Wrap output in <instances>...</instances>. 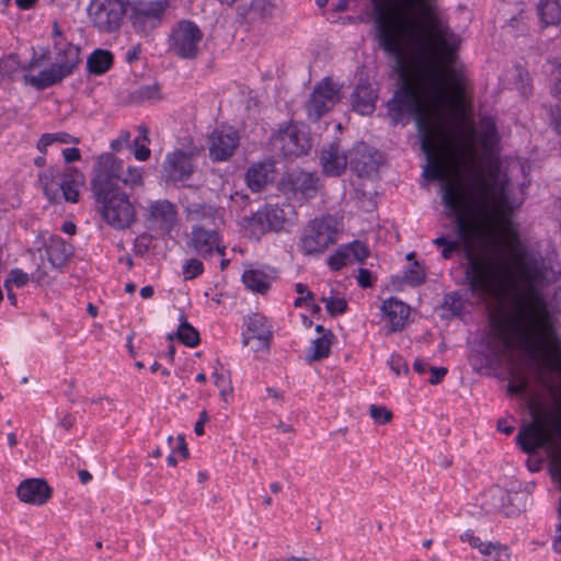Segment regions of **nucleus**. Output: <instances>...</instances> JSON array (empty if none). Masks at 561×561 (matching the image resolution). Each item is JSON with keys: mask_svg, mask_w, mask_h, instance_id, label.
<instances>
[{"mask_svg": "<svg viewBox=\"0 0 561 561\" xmlns=\"http://www.w3.org/2000/svg\"><path fill=\"white\" fill-rule=\"evenodd\" d=\"M421 149L426 164L423 176L427 181L442 182V203L455 219L456 232L463 243L465 280L470 293L479 298H497L511 280V270L506 262L486 252L477 253L471 244L476 236L477 215L484 209L491 196V187L482 173L472 172L468 186L447 181L433 138V133L420 135Z\"/></svg>", "mask_w": 561, "mask_h": 561, "instance_id": "f257e3e1", "label": "nucleus"}, {"mask_svg": "<svg viewBox=\"0 0 561 561\" xmlns=\"http://www.w3.org/2000/svg\"><path fill=\"white\" fill-rule=\"evenodd\" d=\"M518 277L525 291L517 295L512 312L506 321L491 318L493 339L486 343L493 355H501L513 346V337L530 355L547 346L554 345V368L561 374V343L558 339L554 319L543 294L538 289L556 279L557 271L549 257L528 251L524 247L516 250Z\"/></svg>", "mask_w": 561, "mask_h": 561, "instance_id": "f03ea898", "label": "nucleus"}, {"mask_svg": "<svg viewBox=\"0 0 561 561\" xmlns=\"http://www.w3.org/2000/svg\"><path fill=\"white\" fill-rule=\"evenodd\" d=\"M371 4L369 19L373 22L374 37L380 49L396 59V69L399 72V87L388 101V114L393 124H399L405 115H411L419 135L430 133L432 127L426 106L403 64L401 23L390 13L386 0H371Z\"/></svg>", "mask_w": 561, "mask_h": 561, "instance_id": "7ed1b4c3", "label": "nucleus"}, {"mask_svg": "<svg viewBox=\"0 0 561 561\" xmlns=\"http://www.w3.org/2000/svg\"><path fill=\"white\" fill-rule=\"evenodd\" d=\"M397 1L409 11L422 13L427 22L430 32L424 31L414 35V43L422 60L421 79L427 96L435 102H443L446 100L448 92L443 68L455 64L459 37L431 9L432 0Z\"/></svg>", "mask_w": 561, "mask_h": 561, "instance_id": "20e7f679", "label": "nucleus"}, {"mask_svg": "<svg viewBox=\"0 0 561 561\" xmlns=\"http://www.w3.org/2000/svg\"><path fill=\"white\" fill-rule=\"evenodd\" d=\"M119 163L110 156H100L93 168L91 190L103 220L117 230L129 228L136 210L128 195L118 187Z\"/></svg>", "mask_w": 561, "mask_h": 561, "instance_id": "39448f33", "label": "nucleus"}, {"mask_svg": "<svg viewBox=\"0 0 561 561\" xmlns=\"http://www.w3.org/2000/svg\"><path fill=\"white\" fill-rule=\"evenodd\" d=\"M54 62L37 75L25 73L23 80L38 91L61 83L70 77L79 64L80 47L64 36L58 23H53Z\"/></svg>", "mask_w": 561, "mask_h": 561, "instance_id": "423d86ee", "label": "nucleus"}, {"mask_svg": "<svg viewBox=\"0 0 561 561\" xmlns=\"http://www.w3.org/2000/svg\"><path fill=\"white\" fill-rule=\"evenodd\" d=\"M168 8V0H138L129 2L127 16L135 33L148 37L161 25Z\"/></svg>", "mask_w": 561, "mask_h": 561, "instance_id": "0eeeda50", "label": "nucleus"}, {"mask_svg": "<svg viewBox=\"0 0 561 561\" xmlns=\"http://www.w3.org/2000/svg\"><path fill=\"white\" fill-rule=\"evenodd\" d=\"M128 4V0H91L88 14L100 32L112 33L121 27Z\"/></svg>", "mask_w": 561, "mask_h": 561, "instance_id": "6e6552de", "label": "nucleus"}, {"mask_svg": "<svg viewBox=\"0 0 561 561\" xmlns=\"http://www.w3.org/2000/svg\"><path fill=\"white\" fill-rule=\"evenodd\" d=\"M337 240V229L332 218H316L309 222L301 239V250L306 255L319 254Z\"/></svg>", "mask_w": 561, "mask_h": 561, "instance_id": "1a4fd4ad", "label": "nucleus"}, {"mask_svg": "<svg viewBox=\"0 0 561 561\" xmlns=\"http://www.w3.org/2000/svg\"><path fill=\"white\" fill-rule=\"evenodd\" d=\"M293 213L294 209L289 204L283 206L266 204L252 214L248 219V227L251 229V234L260 239L268 231L283 230Z\"/></svg>", "mask_w": 561, "mask_h": 561, "instance_id": "9d476101", "label": "nucleus"}, {"mask_svg": "<svg viewBox=\"0 0 561 561\" xmlns=\"http://www.w3.org/2000/svg\"><path fill=\"white\" fill-rule=\"evenodd\" d=\"M202 39L203 33L198 25L193 21L182 20L169 36V49L182 59H193L197 56Z\"/></svg>", "mask_w": 561, "mask_h": 561, "instance_id": "9b49d317", "label": "nucleus"}, {"mask_svg": "<svg viewBox=\"0 0 561 561\" xmlns=\"http://www.w3.org/2000/svg\"><path fill=\"white\" fill-rule=\"evenodd\" d=\"M340 101V89L329 78L318 82L309 99L305 103L307 117L311 122H318L323 115L329 113Z\"/></svg>", "mask_w": 561, "mask_h": 561, "instance_id": "f8f14e48", "label": "nucleus"}, {"mask_svg": "<svg viewBox=\"0 0 561 561\" xmlns=\"http://www.w3.org/2000/svg\"><path fill=\"white\" fill-rule=\"evenodd\" d=\"M272 146L284 157H299L306 154L311 142L304 128L296 124H287L279 127L278 131L271 138Z\"/></svg>", "mask_w": 561, "mask_h": 561, "instance_id": "ddd939ff", "label": "nucleus"}, {"mask_svg": "<svg viewBox=\"0 0 561 561\" xmlns=\"http://www.w3.org/2000/svg\"><path fill=\"white\" fill-rule=\"evenodd\" d=\"M516 444L528 455L551 444V436L539 414L534 413L533 420L520 427L516 436Z\"/></svg>", "mask_w": 561, "mask_h": 561, "instance_id": "4468645a", "label": "nucleus"}, {"mask_svg": "<svg viewBox=\"0 0 561 561\" xmlns=\"http://www.w3.org/2000/svg\"><path fill=\"white\" fill-rule=\"evenodd\" d=\"M190 248L203 259L211 257L215 253L225 255L226 245L219 232L204 225H193L188 241Z\"/></svg>", "mask_w": 561, "mask_h": 561, "instance_id": "2eb2a0df", "label": "nucleus"}, {"mask_svg": "<svg viewBox=\"0 0 561 561\" xmlns=\"http://www.w3.org/2000/svg\"><path fill=\"white\" fill-rule=\"evenodd\" d=\"M240 136L237 130L231 127L216 128L208 136L209 158L215 162L229 160L237 150Z\"/></svg>", "mask_w": 561, "mask_h": 561, "instance_id": "dca6fc26", "label": "nucleus"}, {"mask_svg": "<svg viewBox=\"0 0 561 561\" xmlns=\"http://www.w3.org/2000/svg\"><path fill=\"white\" fill-rule=\"evenodd\" d=\"M347 164L359 178L369 176L378 169L379 154L365 142H357L347 153Z\"/></svg>", "mask_w": 561, "mask_h": 561, "instance_id": "f3484780", "label": "nucleus"}, {"mask_svg": "<svg viewBox=\"0 0 561 561\" xmlns=\"http://www.w3.org/2000/svg\"><path fill=\"white\" fill-rule=\"evenodd\" d=\"M162 169L171 182L187 181L194 172L193 157L182 150H174L165 156Z\"/></svg>", "mask_w": 561, "mask_h": 561, "instance_id": "a211bd4d", "label": "nucleus"}, {"mask_svg": "<svg viewBox=\"0 0 561 561\" xmlns=\"http://www.w3.org/2000/svg\"><path fill=\"white\" fill-rule=\"evenodd\" d=\"M319 159L323 173L328 176H339L347 167V154L341 150L337 141L323 146Z\"/></svg>", "mask_w": 561, "mask_h": 561, "instance_id": "6ab92c4d", "label": "nucleus"}, {"mask_svg": "<svg viewBox=\"0 0 561 561\" xmlns=\"http://www.w3.org/2000/svg\"><path fill=\"white\" fill-rule=\"evenodd\" d=\"M148 219L161 231L170 232L178 219V211L174 204L168 199H159L150 203L148 207Z\"/></svg>", "mask_w": 561, "mask_h": 561, "instance_id": "aec40b11", "label": "nucleus"}, {"mask_svg": "<svg viewBox=\"0 0 561 561\" xmlns=\"http://www.w3.org/2000/svg\"><path fill=\"white\" fill-rule=\"evenodd\" d=\"M20 501L33 505H42L51 495V490L43 479H26L16 489Z\"/></svg>", "mask_w": 561, "mask_h": 561, "instance_id": "412c9836", "label": "nucleus"}, {"mask_svg": "<svg viewBox=\"0 0 561 561\" xmlns=\"http://www.w3.org/2000/svg\"><path fill=\"white\" fill-rule=\"evenodd\" d=\"M352 107L360 115H369L376 108L377 90L367 81L360 79L352 95Z\"/></svg>", "mask_w": 561, "mask_h": 561, "instance_id": "4be33fe9", "label": "nucleus"}, {"mask_svg": "<svg viewBox=\"0 0 561 561\" xmlns=\"http://www.w3.org/2000/svg\"><path fill=\"white\" fill-rule=\"evenodd\" d=\"M318 178L310 172L293 171L287 175V184L293 194L299 199H309L318 191Z\"/></svg>", "mask_w": 561, "mask_h": 561, "instance_id": "5701e85b", "label": "nucleus"}, {"mask_svg": "<svg viewBox=\"0 0 561 561\" xmlns=\"http://www.w3.org/2000/svg\"><path fill=\"white\" fill-rule=\"evenodd\" d=\"M381 311L390 323V332L402 331L410 314V307L403 301L391 297L382 302Z\"/></svg>", "mask_w": 561, "mask_h": 561, "instance_id": "b1692460", "label": "nucleus"}, {"mask_svg": "<svg viewBox=\"0 0 561 561\" xmlns=\"http://www.w3.org/2000/svg\"><path fill=\"white\" fill-rule=\"evenodd\" d=\"M275 278L276 272L273 268H250L242 274L245 287L257 294H265Z\"/></svg>", "mask_w": 561, "mask_h": 561, "instance_id": "393cba45", "label": "nucleus"}, {"mask_svg": "<svg viewBox=\"0 0 561 561\" xmlns=\"http://www.w3.org/2000/svg\"><path fill=\"white\" fill-rule=\"evenodd\" d=\"M248 331L251 335H243L242 344L247 346L251 339H256L260 343V348L268 347L270 339L272 337V332L270 327L266 324L265 317L254 313L249 317L248 322Z\"/></svg>", "mask_w": 561, "mask_h": 561, "instance_id": "a878e982", "label": "nucleus"}, {"mask_svg": "<svg viewBox=\"0 0 561 561\" xmlns=\"http://www.w3.org/2000/svg\"><path fill=\"white\" fill-rule=\"evenodd\" d=\"M72 245L59 236L50 237L46 244V254L54 267L62 266L72 255Z\"/></svg>", "mask_w": 561, "mask_h": 561, "instance_id": "bb28decb", "label": "nucleus"}, {"mask_svg": "<svg viewBox=\"0 0 561 561\" xmlns=\"http://www.w3.org/2000/svg\"><path fill=\"white\" fill-rule=\"evenodd\" d=\"M273 164L270 162H262L253 164L245 174V181L252 192H260L263 187L272 181Z\"/></svg>", "mask_w": 561, "mask_h": 561, "instance_id": "cd10ccee", "label": "nucleus"}, {"mask_svg": "<svg viewBox=\"0 0 561 561\" xmlns=\"http://www.w3.org/2000/svg\"><path fill=\"white\" fill-rule=\"evenodd\" d=\"M114 64V55L107 50L94 49L87 59V70L90 75L102 76L107 72Z\"/></svg>", "mask_w": 561, "mask_h": 561, "instance_id": "c85d7f7f", "label": "nucleus"}, {"mask_svg": "<svg viewBox=\"0 0 561 561\" xmlns=\"http://www.w3.org/2000/svg\"><path fill=\"white\" fill-rule=\"evenodd\" d=\"M62 174L54 168H48L38 174V181L45 196L50 202H57L60 197V184Z\"/></svg>", "mask_w": 561, "mask_h": 561, "instance_id": "c756f323", "label": "nucleus"}, {"mask_svg": "<svg viewBox=\"0 0 561 561\" xmlns=\"http://www.w3.org/2000/svg\"><path fill=\"white\" fill-rule=\"evenodd\" d=\"M186 219L195 222L194 225H202L201 222H214L217 216V209L206 203H190L185 207Z\"/></svg>", "mask_w": 561, "mask_h": 561, "instance_id": "7c9ffc66", "label": "nucleus"}, {"mask_svg": "<svg viewBox=\"0 0 561 561\" xmlns=\"http://www.w3.org/2000/svg\"><path fill=\"white\" fill-rule=\"evenodd\" d=\"M83 182V175L79 171L62 174L60 193L65 201L77 203L79 201V186Z\"/></svg>", "mask_w": 561, "mask_h": 561, "instance_id": "2f4dec72", "label": "nucleus"}, {"mask_svg": "<svg viewBox=\"0 0 561 561\" xmlns=\"http://www.w3.org/2000/svg\"><path fill=\"white\" fill-rule=\"evenodd\" d=\"M537 11L543 26L556 25L561 21L559 0H539Z\"/></svg>", "mask_w": 561, "mask_h": 561, "instance_id": "473e14b6", "label": "nucleus"}, {"mask_svg": "<svg viewBox=\"0 0 561 561\" xmlns=\"http://www.w3.org/2000/svg\"><path fill=\"white\" fill-rule=\"evenodd\" d=\"M333 339L334 335L331 331L314 339L307 354L309 362L327 358L330 355Z\"/></svg>", "mask_w": 561, "mask_h": 561, "instance_id": "72a5a7b5", "label": "nucleus"}, {"mask_svg": "<svg viewBox=\"0 0 561 561\" xmlns=\"http://www.w3.org/2000/svg\"><path fill=\"white\" fill-rule=\"evenodd\" d=\"M149 130L145 125L138 127V136L130 142L129 148L133 150L135 158L139 161H147L150 158L149 149Z\"/></svg>", "mask_w": 561, "mask_h": 561, "instance_id": "f704fd0d", "label": "nucleus"}, {"mask_svg": "<svg viewBox=\"0 0 561 561\" xmlns=\"http://www.w3.org/2000/svg\"><path fill=\"white\" fill-rule=\"evenodd\" d=\"M103 156H110L115 162L119 163V173L118 176V187L121 188V184L128 185L130 187L140 185L142 182V172L141 169L136 167H128L127 170H124V162L117 158H115L111 153H104Z\"/></svg>", "mask_w": 561, "mask_h": 561, "instance_id": "c9c22d12", "label": "nucleus"}, {"mask_svg": "<svg viewBox=\"0 0 561 561\" xmlns=\"http://www.w3.org/2000/svg\"><path fill=\"white\" fill-rule=\"evenodd\" d=\"M175 335L182 344L188 347L197 346L201 341L198 331L187 322L183 314L180 316V324Z\"/></svg>", "mask_w": 561, "mask_h": 561, "instance_id": "e433bc0d", "label": "nucleus"}, {"mask_svg": "<svg viewBox=\"0 0 561 561\" xmlns=\"http://www.w3.org/2000/svg\"><path fill=\"white\" fill-rule=\"evenodd\" d=\"M54 142H60V144H79V139L66 131H58V133H46L43 134L37 141V150L41 153H46L47 147L53 145Z\"/></svg>", "mask_w": 561, "mask_h": 561, "instance_id": "4c0bfd02", "label": "nucleus"}, {"mask_svg": "<svg viewBox=\"0 0 561 561\" xmlns=\"http://www.w3.org/2000/svg\"><path fill=\"white\" fill-rule=\"evenodd\" d=\"M160 98V85L158 83L140 85L131 93V101L135 103L154 101L159 100Z\"/></svg>", "mask_w": 561, "mask_h": 561, "instance_id": "58836bf2", "label": "nucleus"}, {"mask_svg": "<svg viewBox=\"0 0 561 561\" xmlns=\"http://www.w3.org/2000/svg\"><path fill=\"white\" fill-rule=\"evenodd\" d=\"M325 309L331 317L343 314L347 310V302L344 298L325 297L321 298Z\"/></svg>", "mask_w": 561, "mask_h": 561, "instance_id": "ea45409f", "label": "nucleus"}, {"mask_svg": "<svg viewBox=\"0 0 561 561\" xmlns=\"http://www.w3.org/2000/svg\"><path fill=\"white\" fill-rule=\"evenodd\" d=\"M442 307L454 316H460L463 309V301L457 291H451L445 295Z\"/></svg>", "mask_w": 561, "mask_h": 561, "instance_id": "a19ab883", "label": "nucleus"}, {"mask_svg": "<svg viewBox=\"0 0 561 561\" xmlns=\"http://www.w3.org/2000/svg\"><path fill=\"white\" fill-rule=\"evenodd\" d=\"M350 259L351 257H350L348 253L346 252L345 247L341 245L336 249L334 254H332L328 259V266L334 272L340 271L341 268H343L344 266L347 265V263L350 262Z\"/></svg>", "mask_w": 561, "mask_h": 561, "instance_id": "79ce46f5", "label": "nucleus"}, {"mask_svg": "<svg viewBox=\"0 0 561 561\" xmlns=\"http://www.w3.org/2000/svg\"><path fill=\"white\" fill-rule=\"evenodd\" d=\"M425 272L420 267L419 262H414L413 265L405 272L404 282L410 286H420L425 282Z\"/></svg>", "mask_w": 561, "mask_h": 561, "instance_id": "37998d69", "label": "nucleus"}, {"mask_svg": "<svg viewBox=\"0 0 561 561\" xmlns=\"http://www.w3.org/2000/svg\"><path fill=\"white\" fill-rule=\"evenodd\" d=\"M346 252L350 257L353 256L357 262L362 263L369 256L368 248L362 243L360 241H352L347 244H344Z\"/></svg>", "mask_w": 561, "mask_h": 561, "instance_id": "c03bdc74", "label": "nucleus"}, {"mask_svg": "<svg viewBox=\"0 0 561 561\" xmlns=\"http://www.w3.org/2000/svg\"><path fill=\"white\" fill-rule=\"evenodd\" d=\"M461 540L469 542L473 548L479 549L482 554L489 553L493 548V542H483L479 537L474 536L472 530H467L461 535Z\"/></svg>", "mask_w": 561, "mask_h": 561, "instance_id": "a18cd8bd", "label": "nucleus"}, {"mask_svg": "<svg viewBox=\"0 0 561 561\" xmlns=\"http://www.w3.org/2000/svg\"><path fill=\"white\" fill-rule=\"evenodd\" d=\"M553 70L551 72L552 76V95L561 102V58H557L552 61Z\"/></svg>", "mask_w": 561, "mask_h": 561, "instance_id": "49530a36", "label": "nucleus"}, {"mask_svg": "<svg viewBox=\"0 0 561 561\" xmlns=\"http://www.w3.org/2000/svg\"><path fill=\"white\" fill-rule=\"evenodd\" d=\"M204 272L203 263L197 259H190L183 265V275L185 279H193Z\"/></svg>", "mask_w": 561, "mask_h": 561, "instance_id": "de8ad7c7", "label": "nucleus"}, {"mask_svg": "<svg viewBox=\"0 0 561 561\" xmlns=\"http://www.w3.org/2000/svg\"><path fill=\"white\" fill-rule=\"evenodd\" d=\"M371 419L378 424H386L392 419V413L387 408L371 404L369 407Z\"/></svg>", "mask_w": 561, "mask_h": 561, "instance_id": "09e8293b", "label": "nucleus"}, {"mask_svg": "<svg viewBox=\"0 0 561 561\" xmlns=\"http://www.w3.org/2000/svg\"><path fill=\"white\" fill-rule=\"evenodd\" d=\"M296 293L300 294V297H297L294 301V306L296 308L301 307L305 304H310L314 300V295L310 291L306 284L297 283L295 284Z\"/></svg>", "mask_w": 561, "mask_h": 561, "instance_id": "8fccbe9b", "label": "nucleus"}, {"mask_svg": "<svg viewBox=\"0 0 561 561\" xmlns=\"http://www.w3.org/2000/svg\"><path fill=\"white\" fill-rule=\"evenodd\" d=\"M4 283L10 286L15 285L18 288H21L28 283V275L21 268H13Z\"/></svg>", "mask_w": 561, "mask_h": 561, "instance_id": "3c124183", "label": "nucleus"}, {"mask_svg": "<svg viewBox=\"0 0 561 561\" xmlns=\"http://www.w3.org/2000/svg\"><path fill=\"white\" fill-rule=\"evenodd\" d=\"M388 365L396 375L409 371L408 363L400 355H391L390 359L388 360Z\"/></svg>", "mask_w": 561, "mask_h": 561, "instance_id": "603ef678", "label": "nucleus"}, {"mask_svg": "<svg viewBox=\"0 0 561 561\" xmlns=\"http://www.w3.org/2000/svg\"><path fill=\"white\" fill-rule=\"evenodd\" d=\"M485 556H493L494 561H511V553L506 546H502L500 543H493V548Z\"/></svg>", "mask_w": 561, "mask_h": 561, "instance_id": "864d4df0", "label": "nucleus"}, {"mask_svg": "<svg viewBox=\"0 0 561 561\" xmlns=\"http://www.w3.org/2000/svg\"><path fill=\"white\" fill-rule=\"evenodd\" d=\"M131 134L128 130H121L119 136L111 141V149L114 151H121L124 146H130Z\"/></svg>", "mask_w": 561, "mask_h": 561, "instance_id": "5fc2aeb1", "label": "nucleus"}, {"mask_svg": "<svg viewBox=\"0 0 561 561\" xmlns=\"http://www.w3.org/2000/svg\"><path fill=\"white\" fill-rule=\"evenodd\" d=\"M357 283L363 288H368L373 286V274L367 268H359L357 275Z\"/></svg>", "mask_w": 561, "mask_h": 561, "instance_id": "6e6d98bb", "label": "nucleus"}, {"mask_svg": "<svg viewBox=\"0 0 561 561\" xmlns=\"http://www.w3.org/2000/svg\"><path fill=\"white\" fill-rule=\"evenodd\" d=\"M431 371V378L428 379V382L431 385H437L442 381V379L447 375L448 370L445 367H430Z\"/></svg>", "mask_w": 561, "mask_h": 561, "instance_id": "4d7b16f0", "label": "nucleus"}, {"mask_svg": "<svg viewBox=\"0 0 561 561\" xmlns=\"http://www.w3.org/2000/svg\"><path fill=\"white\" fill-rule=\"evenodd\" d=\"M62 157L67 163L79 161L81 158L80 150L76 147L65 148L62 150Z\"/></svg>", "mask_w": 561, "mask_h": 561, "instance_id": "13d9d810", "label": "nucleus"}, {"mask_svg": "<svg viewBox=\"0 0 561 561\" xmlns=\"http://www.w3.org/2000/svg\"><path fill=\"white\" fill-rule=\"evenodd\" d=\"M251 11L265 15L266 12L270 11V3L267 0H253Z\"/></svg>", "mask_w": 561, "mask_h": 561, "instance_id": "bf43d9fd", "label": "nucleus"}, {"mask_svg": "<svg viewBox=\"0 0 561 561\" xmlns=\"http://www.w3.org/2000/svg\"><path fill=\"white\" fill-rule=\"evenodd\" d=\"M173 449L175 450V453H179L182 456V458L185 459L188 457V449L183 436H178L176 446H173L172 450Z\"/></svg>", "mask_w": 561, "mask_h": 561, "instance_id": "052dcab7", "label": "nucleus"}, {"mask_svg": "<svg viewBox=\"0 0 561 561\" xmlns=\"http://www.w3.org/2000/svg\"><path fill=\"white\" fill-rule=\"evenodd\" d=\"M208 421V414L205 410L199 413V417L194 426V432L196 435L201 436L204 434V424Z\"/></svg>", "mask_w": 561, "mask_h": 561, "instance_id": "680f3d73", "label": "nucleus"}, {"mask_svg": "<svg viewBox=\"0 0 561 561\" xmlns=\"http://www.w3.org/2000/svg\"><path fill=\"white\" fill-rule=\"evenodd\" d=\"M550 115L551 124L553 125L557 133L561 135V110L557 106L556 108L551 110Z\"/></svg>", "mask_w": 561, "mask_h": 561, "instance_id": "e2e57ef3", "label": "nucleus"}, {"mask_svg": "<svg viewBox=\"0 0 561 561\" xmlns=\"http://www.w3.org/2000/svg\"><path fill=\"white\" fill-rule=\"evenodd\" d=\"M460 244L458 241H451L450 243L446 244L442 251V256L445 260H448L451 257L453 253L459 250Z\"/></svg>", "mask_w": 561, "mask_h": 561, "instance_id": "0e129e2a", "label": "nucleus"}, {"mask_svg": "<svg viewBox=\"0 0 561 561\" xmlns=\"http://www.w3.org/2000/svg\"><path fill=\"white\" fill-rule=\"evenodd\" d=\"M526 389H527V383L525 381L520 382V383H508L507 386V391L508 393L511 394H524L526 392Z\"/></svg>", "mask_w": 561, "mask_h": 561, "instance_id": "69168bd1", "label": "nucleus"}, {"mask_svg": "<svg viewBox=\"0 0 561 561\" xmlns=\"http://www.w3.org/2000/svg\"><path fill=\"white\" fill-rule=\"evenodd\" d=\"M430 367L431 366H428V363L424 359H416L413 364L414 370L420 375L425 374L427 369L430 370Z\"/></svg>", "mask_w": 561, "mask_h": 561, "instance_id": "338daca9", "label": "nucleus"}, {"mask_svg": "<svg viewBox=\"0 0 561 561\" xmlns=\"http://www.w3.org/2000/svg\"><path fill=\"white\" fill-rule=\"evenodd\" d=\"M514 430V426L507 424L506 420L501 419L497 421V431L504 433L505 435H511Z\"/></svg>", "mask_w": 561, "mask_h": 561, "instance_id": "774afa93", "label": "nucleus"}]
</instances>
